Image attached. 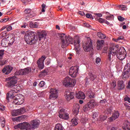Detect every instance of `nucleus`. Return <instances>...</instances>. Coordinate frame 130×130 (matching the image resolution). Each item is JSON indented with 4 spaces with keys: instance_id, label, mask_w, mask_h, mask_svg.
Instances as JSON below:
<instances>
[{
    "instance_id": "obj_63",
    "label": "nucleus",
    "mask_w": 130,
    "mask_h": 130,
    "mask_svg": "<svg viewBox=\"0 0 130 130\" xmlns=\"http://www.w3.org/2000/svg\"><path fill=\"white\" fill-rule=\"evenodd\" d=\"M79 14L80 15H85V13L83 11H79Z\"/></svg>"
},
{
    "instance_id": "obj_36",
    "label": "nucleus",
    "mask_w": 130,
    "mask_h": 130,
    "mask_svg": "<svg viewBox=\"0 0 130 130\" xmlns=\"http://www.w3.org/2000/svg\"><path fill=\"white\" fill-rule=\"evenodd\" d=\"M7 32L6 31H4L3 32H2V33L0 34V37L3 38V37H5V36H7Z\"/></svg>"
},
{
    "instance_id": "obj_29",
    "label": "nucleus",
    "mask_w": 130,
    "mask_h": 130,
    "mask_svg": "<svg viewBox=\"0 0 130 130\" xmlns=\"http://www.w3.org/2000/svg\"><path fill=\"white\" fill-rule=\"evenodd\" d=\"M78 119H76V118H73L71 120V125L72 126H76L78 124Z\"/></svg>"
},
{
    "instance_id": "obj_34",
    "label": "nucleus",
    "mask_w": 130,
    "mask_h": 130,
    "mask_svg": "<svg viewBox=\"0 0 130 130\" xmlns=\"http://www.w3.org/2000/svg\"><path fill=\"white\" fill-rule=\"evenodd\" d=\"M98 36L101 39H104L106 37V35H105V34H103L101 32H99L98 33Z\"/></svg>"
},
{
    "instance_id": "obj_51",
    "label": "nucleus",
    "mask_w": 130,
    "mask_h": 130,
    "mask_svg": "<svg viewBox=\"0 0 130 130\" xmlns=\"http://www.w3.org/2000/svg\"><path fill=\"white\" fill-rule=\"evenodd\" d=\"M113 17V15L110 14V15H108V16H107L106 18V19L109 20V19H111Z\"/></svg>"
},
{
    "instance_id": "obj_33",
    "label": "nucleus",
    "mask_w": 130,
    "mask_h": 130,
    "mask_svg": "<svg viewBox=\"0 0 130 130\" xmlns=\"http://www.w3.org/2000/svg\"><path fill=\"white\" fill-rule=\"evenodd\" d=\"M35 16V13H30L29 15H26L25 17V20L27 21L30 19V18H31L32 17H34Z\"/></svg>"
},
{
    "instance_id": "obj_57",
    "label": "nucleus",
    "mask_w": 130,
    "mask_h": 130,
    "mask_svg": "<svg viewBox=\"0 0 130 130\" xmlns=\"http://www.w3.org/2000/svg\"><path fill=\"white\" fill-rule=\"evenodd\" d=\"M120 7L122 8V10H126L127 9L126 7L124 6V5H121Z\"/></svg>"
},
{
    "instance_id": "obj_7",
    "label": "nucleus",
    "mask_w": 130,
    "mask_h": 130,
    "mask_svg": "<svg viewBox=\"0 0 130 130\" xmlns=\"http://www.w3.org/2000/svg\"><path fill=\"white\" fill-rule=\"evenodd\" d=\"M76 81L75 79H71V77H66L64 80L63 81V84L66 87H74L76 85Z\"/></svg>"
},
{
    "instance_id": "obj_58",
    "label": "nucleus",
    "mask_w": 130,
    "mask_h": 130,
    "mask_svg": "<svg viewBox=\"0 0 130 130\" xmlns=\"http://www.w3.org/2000/svg\"><path fill=\"white\" fill-rule=\"evenodd\" d=\"M5 124H6L5 121L4 120L2 121L1 123L2 127H5Z\"/></svg>"
},
{
    "instance_id": "obj_9",
    "label": "nucleus",
    "mask_w": 130,
    "mask_h": 130,
    "mask_svg": "<svg viewBox=\"0 0 130 130\" xmlns=\"http://www.w3.org/2000/svg\"><path fill=\"white\" fill-rule=\"evenodd\" d=\"M83 48L85 51H90V50H92V43L91 40L90 39L85 42V43H83Z\"/></svg>"
},
{
    "instance_id": "obj_50",
    "label": "nucleus",
    "mask_w": 130,
    "mask_h": 130,
    "mask_svg": "<svg viewBox=\"0 0 130 130\" xmlns=\"http://www.w3.org/2000/svg\"><path fill=\"white\" fill-rule=\"evenodd\" d=\"M123 39H124L123 36H119V37H118L117 39H116V40H115V41L116 42H117V41H118V40H122Z\"/></svg>"
},
{
    "instance_id": "obj_39",
    "label": "nucleus",
    "mask_w": 130,
    "mask_h": 130,
    "mask_svg": "<svg viewBox=\"0 0 130 130\" xmlns=\"http://www.w3.org/2000/svg\"><path fill=\"white\" fill-rule=\"evenodd\" d=\"M24 13L27 15H30L29 14L31 13V9H30L29 8H27V9H25L24 10Z\"/></svg>"
},
{
    "instance_id": "obj_52",
    "label": "nucleus",
    "mask_w": 130,
    "mask_h": 130,
    "mask_svg": "<svg viewBox=\"0 0 130 130\" xmlns=\"http://www.w3.org/2000/svg\"><path fill=\"white\" fill-rule=\"evenodd\" d=\"M112 108H109V109H108L107 110V113L108 114H111V113L112 112Z\"/></svg>"
},
{
    "instance_id": "obj_25",
    "label": "nucleus",
    "mask_w": 130,
    "mask_h": 130,
    "mask_svg": "<svg viewBox=\"0 0 130 130\" xmlns=\"http://www.w3.org/2000/svg\"><path fill=\"white\" fill-rule=\"evenodd\" d=\"M125 85L123 81H118V89L119 90H122L124 89Z\"/></svg>"
},
{
    "instance_id": "obj_16",
    "label": "nucleus",
    "mask_w": 130,
    "mask_h": 130,
    "mask_svg": "<svg viewBox=\"0 0 130 130\" xmlns=\"http://www.w3.org/2000/svg\"><path fill=\"white\" fill-rule=\"evenodd\" d=\"M58 97V91L56 89H51L50 95L49 98L50 99H55Z\"/></svg>"
},
{
    "instance_id": "obj_48",
    "label": "nucleus",
    "mask_w": 130,
    "mask_h": 130,
    "mask_svg": "<svg viewBox=\"0 0 130 130\" xmlns=\"http://www.w3.org/2000/svg\"><path fill=\"white\" fill-rule=\"evenodd\" d=\"M101 61V59H100V58H99V57L96 58V59H95V63L96 64H99V63H100Z\"/></svg>"
},
{
    "instance_id": "obj_64",
    "label": "nucleus",
    "mask_w": 130,
    "mask_h": 130,
    "mask_svg": "<svg viewBox=\"0 0 130 130\" xmlns=\"http://www.w3.org/2000/svg\"><path fill=\"white\" fill-rule=\"evenodd\" d=\"M127 88H128V89H130V81L128 82Z\"/></svg>"
},
{
    "instance_id": "obj_13",
    "label": "nucleus",
    "mask_w": 130,
    "mask_h": 130,
    "mask_svg": "<svg viewBox=\"0 0 130 130\" xmlns=\"http://www.w3.org/2000/svg\"><path fill=\"white\" fill-rule=\"evenodd\" d=\"M59 113V118L61 119H64L66 120H67L68 119H69V114H67L65 112L64 109H61L60 111L58 112Z\"/></svg>"
},
{
    "instance_id": "obj_42",
    "label": "nucleus",
    "mask_w": 130,
    "mask_h": 130,
    "mask_svg": "<svg viewBox=\"0 0 130 130\" xmlns=\"http://www.w3.org/2000/svg\"><path fill=\"white\" fill-rule=\"evenodd\" d=\"M5 50H0V59H2L3 56L4 55Z\"/></svg>"
},
{
    "instance_id": "obj_45",
    "label": "nucleus",
    "mask_w": 130,
    "mask_h": 130,
    "mask_svg": "<svg viewBox=\"0 0 130 130\" xmlns=\"http://www.w3.org/2000/svg\"><path fill=\"white\" fill-rule=\"evenodd\" d=\"M89 98H94L95 94L93 92H90V94L89 95Z\"/></svg>"
},
{
    "instance_id": "obj_62",
    "label": "nucleus",
    "mask_w": 130,
    "mask_h": 130,
    "mask_svg": "<svg viewBox=\"0 0 130 130\" xmlns=\"http://www.w3.org/2000/svg\"><path fill=\"white\" fill-rule=\"evenodd\" d=\"M106 102V99H103V100H101V103H105Z\"/></svg>"
},
{
    "instance_id": "obj_19",
    "label": "nucleus",
    "mask_w": 130,
    "mask_h": 130,
    "mask_svg": "<svg viewBox=\"0 0 130 130\" xmlns=\"http://www.w3.org/2000/svg\"><path fill=\"white\" fill-rule=\"evenodd\" d=\"M13 67L12 66L8 65V66L4 67V68H3V69L2 70V71L3 73H5V74H9L10 72H12V70H13Z\"/></svg>"
},
{
    "instance_id": "obj_1",
    "label": "nucleus",
    "mask_w": 130,
    "mask_h": 130,
    "mask_svg": "<svg viewBox=\"0 0 130 130\" xmlns=\"http://www.w3.org/2000/svg\"><path fill=\"white\" fill-rule=\"evenodd\" d=\"M117 55V57L119 60H124L126 57V51L124 47H121L120 48L116 45L111 46L109 49L108 61H111V55Z\"/></svg>"
},
{
    "instance_id": "obj_22",
    "label": "nucleus",
    "mask_w": 130,
    "mask_h": 130,
    "mask_svg": "<svg viewBox=\"0 0 130 130\" xmlns=\"http://www.w3.org/2000/svg\"><path fill=\"white\" fill-rule=\"evenodd\" d=\"M119 116H120V114L119 112L118 111L114 112V113H113V114H112V116L110 117V120L113 121V120H116V119H117L118 118H119Z\"/></svg>"
},
{
    "instance_id": "obj_27",
    "label": "nucleus",
    "mask_w": 130,
    "mask_h": 130,
    "mask_svg": "<svg viewBox=\"0 0 130 130\" xmlns=\"http://www.w3.org/2000/svg\"><path fill=\"white\" fill-rule=\"evenodd\" d=\"M24 101V96L22 94H19V100H18V105H22Z\"/></svg>"
},
{
    "instance_id": "obj_41",
    "label": "nucleus",
    "mask_w": 130,
    "mask_h": 130,
    "mask_svg": "<svg viewBox=\"0 0 130 130\" xmlns=\"http://www.w3.org/2000/svg\"><path fill=\"white\" fill-rule=\"evenodd\" d=\"M6 108L3 105H0V110L1 111H5Z\"/></svg>"
},
{
    "instance_id": "obj_55",
    "label": "nucleus",
    "mask_w": 130,
    "mask_h": 130,
    "mask_svg": "<svg viewBox=\"0 0 130 130\" xmlns=\"http://www.w3.org/2000/svg\"><path fill=\"white\" fill-rule=\"evenodd\" d=\"M29 27H30V28H34V23L32 21L29 22Z\"/></svg>"
},
{
    "instance_id": "obj_54",
    "label": "nucleus",
    "mask_w": 130,
    "mask_h": 130,
    "mask_svg": "<svg viewBox=\"0 0 130 130\" xmlns=\"http://www.w3.org/2000/svg\"><path fill=\"white\" fill-rule=\"evenodd\" d=\"M86 16L88 18H92V15H91V14H90V13H86Z\"/></svg>"
},
{
    "instance_id": "obj_2",
    "label": "nucleus",
    "mask_w": 130,
    "mask_h": 130,
    "mask_svg": "<svg viewBox=\"0 0 130 130\" xmlns=\"http://www.w3.org/2000/svg\"><path fill=\"white\" fill-rule=\"evenodd\" d=\"M59 37L61 40V46L62 47H64V46H67L69 44H74L75 45V48L77 54L80 53V40L79 39H74L73 42V38L71 36H68L67 37L66 34H59Z\"/></svg>"
},
{
    "instance_id": "obj_6",
    "label": "nucleus",
    "mask_w": 130,
    "mask_h": 130,
    "mask_svg": "<svg viewBox=\"0 0 130 130\" xmlns=\"http://www.w3.org/2000/svg\"><path fill=\"white\" fill-rule=\"evenodd\" d=\"M35 34V32H33L32 31H28V32L26 33L24 39L28 44H34L36 42Z\"/></svg>"
},
{
    "instance_id": "obj_11",
    "label": "nucleus",
    "mask_w": 130,
    "mask_h": 130,
    "mask_svg": "<svg viewBox=\"0 0 130 130\" xmlns=\"http://www.w3.org/2000/svg\"><path fill=\"white\" fill-rule=\"evenodd\" d=\"M130 69V64H127L124 67L125 71L122 74V78L123 79H128L129 77V70Z\"/></svg>"
},
{
    "instance_id": "obj_31",
    "label": "nucleus",
    "mask_w": 130,
    "mask_h": 130,
    "mask_svg": "<svg viewBox=\"0 0 130 130\" xmlns=\"http://www.w3.org/2000/svg\"><path fill=\"white\" fill-rule=\"evenodd\" d=\"M80 107L79 105H76V107L74 108L73 110V113L75 115H78V113H79V109Z\"/></svg>"
},
{
    "instance_id": "obj_47",
    "label": "nucleus",
    "mask_w": 130,
    "mask_h": 130,
    "mask_svg": "<svg viewBox=\"0 0 130 130\" xmlns=\"http://www.w3.org/2000/svg\"><path fill=\"white\" fill-rule=\"evenodd\" d=\"M28 26V23H26V22H24V23H23V24H22V25L21 26V28H26V27H27Z\"/></svg>"
},
{
    "instance_id": "obj_10",
    "label": "nucleus",
    "mask_w": 130,
    "mask_h": 130,
    "mask_svg": "<svg viewBox=\"0 0 130 130\" xmlns=\"http://www.w3.org/2000/svg\"><path fill=\"white\" fill-rule=\"evenodd\" d=\"M79 70L78 67L77 66H72L71 67L69 70L70 75L72 77V78H76L77 77V74H78Z\"/></svg>"
},
{
    "instance_id": "obj_4",
    "label": "nucleus",
    "mask_w": 130,
    "mask_h": 130,
    "mask_svg": "<svg viewBox=\"0 0 130 130\" xmlns=\"http://www.w3.org/2000/svg\"><path fill=\"white\" fill-rule=\"evenodd\" d=\"M40 123L37 120H32L30 122V124L27 122H23V123H20L16 126H15V128H22V129H31V128H36L37 127L39 126Z\"/></svg>"
},
{
    "instance_id": "obj_26",
    "label": "nucleus",
    "mask_w": 130,
    "mask_h": 130,
    "mask_svg": "<svg viewBox=\"0 0 130 130\" xmlns=\"http://www.w3.org/2000/svg\"><path fill=\"white\" fill-rule=\"evenodd\" d=\"M1 44L2 46H8V40L7 38V35L6 38H3L1 41Z\"/></svg>"
},
{
    "instance_id": "obj_59",
    "label": "nucleus",
    "mask_w": 130,
    "mask_h": 130,
    "mask_svg": "<svg viewBox=\"0 0 130 130\" xmlns=\"http://www.w3.org/2000/svg\"><path fill=\"white\" fill-rule=\"evenodd\" d=\"M8 20V18H3V19H1V22H6V21H7Z\"/></svg>"
},
{
    "instance_id": "obj_23",
    "label": "nucleus",
    "mask_w": 130,
    "mask_h": 130,
    "mask_svg": "<svg viewBox=\"0 0 130 130\" xmlns=\"http://www.w3.org/2000/svg\"><path fill=\"white\" fill-rule=\"evenodd\" d=\"M122 128L123 130H130V122L127 120L125 121Z\"/></svg>"
},
{
    "instance_id": "obj_3",
    "label": "nucleus",
    "mask_w": 130,
    "mask_h": 130,
    "mask_svg": "<svg viewBox=\"0 0 130 130\" xmlns=\"http://www.w3.org/2000/svg\"><path fill=\"white\" fill-rule=\"evenodd\" d=\"M31 68H30V67H26L24 69H20L19 70L16 71L15 73V75H14V76H9V77L7 78V87L12 88L16 86V84H17L18 79L16 75L28 74L31 72Z\"/></svg>"
},
{
    "instance_id": "obj_24",
    "label": "nucleus",
    "mask_w": 130,
    "mask_h": 130,
    "mask_svg": "<svg viewBox=\"0 0 130 130\" xmlns=\"http://www.w3.org/2000/svg\"><path fill=\"white\" fill-rule=\"evenodd\" d=\"M76 97L77 98H78L79 99H84L85 98V95L83 92H82L81 91H79L78 93H76Z\"/></svg>"
},
{
    "instance_id": "obj_5",
    "label": "nucleus",
    "mask_w": 130,
    "mask_h": 130,
    "mask_svg": "<svg viewBox=\"0 0 130 130\" xmlns=\"http://www.w3.org/2000/svg\"><path fill=\"white\" fill-rule=\"evenodd\" d=\"M17 92L18 90L14 89L13 90L10 91L9 93H7L6 95L7 102H9L10 97V98H13V103H14L15 105H19L20 94H16V93H17Z\"/></svg>"
},
{
    "instance_id": "obj_43",
    "label": "nucleus",
    "mask_w": 130,
    "mask_h": 130,
    "mask_svg": "<svg viewBox=\"0 0 130 130\" xmlns=\"http://www.w3.org/2000/svg\"><path fill=\"white\" fill-rule=\"evenodd\" d=\"M6 29H7V31H8V32H9L10 31H11V30H12V26H6Z\"/></svg>"
},
{
    "instance_id": "obj_37",
    "label": "nucleus",
    "mask_w": 130,
    "mask_h": 130,
    "mask_svg": "<svg viewBox=\"0 0 130 130\" xmlns=\"http://www.w3.org/2000/svg\"><path fill=\"white\" fill-rule=\"evenodd\" d=\"M46 85V83L45 82H44V81H41L39 84V85L40 87H41V88H42L43 87H44L45 85Z\"/></svg>"
},
{
    "instance_id": "obj_12",
    "label": "nucleus",
    "mask_w": 130,
    "mask_h": 130,
    "mask_svg": "<svg viewBox=\"0 0 130 130\" xmlns=\"http://www.w3.org/2000/svg\"><path fill=\"white\" fill-rule=\"evenodd\" d=\"M26 110L25 108H21V109H19L18 110H14L12 112V116H19V115H22L25 113Z\"/></svg>"
},
{
    "instance_id": "obj_44",
    "label": "nucleus",
    "mask_w": 130,
    "mask_h": 130,
    "mask_svg": "<svg viewBox=\"0 0 130 130\" xmlns=\"http://www.w3.org/2000/svg\"><path fill=\"white\" fill-rule=\"evenodd\" d=\"M7 63L6 60H0V65H5Z\"/></svg>"
},
{
    "instance_id": "obj_60",
    "label": "nucleus",
    "mask_w": 130,
    "mask_h": 130,
    "mask_svg": "<svg viewBox=\"0 0 130 130\" xmlns=\"http://www.w3.org/2000/svg\"><path fill=\"white\" fill-rule=\"evenodd\" d=\"M111 130H117V127L115 126H113L112 127H111Z\"/></svg>"
},
{
    "instance_id": "obj_32",
    "label": "nucleus",
    "mask_w": 130,
    "mask_h": 130,
    "mask_svg": "<svg viewBox=\"0 0 130 130\" xmlns=\"http://www.w3.org/2000/svg\"><path fill=\"white\" fill-rule=\"evenodd\" d=\"M89 79L91 81H94V80H95V79H96V75H95V74H93V73H92V72H89Z\"/></svg>"
},
{
    "instance_id": "obj_14",
    "label": "nucleus",
    "mask_w": 130,
    "mask_h": 130,
    "mask_svg": "<svg viewBox=\"0 0 130 130\" xmlns=\"http://www.w3.org/2000/svg\"><path fill=\"white\" fill-rule=\"evenodd\" d=\"M46 59L45 56H42L41 58L38 60L37 63L40 69H43L44 67V61Z\"/></svg>"
},
{
    "instance_id": "obj_46",
    "label": "nucleus",
    "mask_w": 130,
    "mask_h": 130,
    "mask_svg": "<svg viewBox=\"0 0 130 130\" xmlns=\"http://www.w3.org/2000/svg\"><path fill=\"white\" fill-rule=\"evenodd\" d=\"M31 0H21V2H22V3H23L24 4H26L29 2H31Z\"/></svg>"
},
{
    "instance_id": "obj_20",
    "label": "nucleus",
    "mask_w": 130,
    "mask_h": 130,
    "mask_svg": "<svg viewBox=\"0 0 130 130\" xmlns=\"http://www.w3.org/2000/svg\"><path fill=\"white\" fill-rule=\"evenodd\" d=\"M104 43V40H98L96 45L97 49H98V50H101L102 48H103V46Z\"/></svg>"
},
{
    "instance_id": "obj_40",
    "label": "nucleus",
    "mask_w": 130,
    "mask_h": 130,
    "mask_svg": "<svg viewBox=\"0 0 130 130\" xmlns=\"http://www.w3.org/2000/svg\"><path fill=\"white\" fill-rule=\"evenodd\" d=\"M107 118V116L106 115H102L100 116V120L104 121L105 120H106Z\"/></svg>"
},
{
    "instance_id": "obj_49",
    "label": "nucleus",
    "mask_w": 130,
    "mask_h": 130,
    "mask_svg": "<svg viewBox=\"0 0 130 130\" xmlns=\"http://www.w3.org/2000/svg\"><path fill=\"white\" fill-rule=\"evenodd\" d=\"M124 100L125 101H127L128 102H129V103H130V98L128 97V96H126L124 98Z\"/></svg>"
},
{
    "instance_id": "obj_61",
    "label": "nucleus",
    "mask_w": 130,
    "mask_h": 130,
    "mask_svg": "<svg viewBox=\"0 0 130 130\" xmlns=\"http://www.w3.org/2000/svg\"><path fill=\"white\" fill-rule=\"evenodd\" d=\"M7 28V26H4V27H3L1 29H0V32H1L2 31H3L4 30H5V29Z\"/></svg>"
},
{
    "instance_id": "obj_28",
    "label": "nucleus",
    "mask_w": 130,
    "mask_h": 130,
    "mask_svg": "<svg viewBox=\"0 0 130 130\" xmlns=\"http://www.w3.org/2000/svg\"><path fill=\"white\" fill-rule=\"evenodd\" d=\"M48 69H44L43 71H41L40 73V77H45L48 73Z\"/></svg>"
},
{
    "instance_id": "obj_18",
    "label": "nucleus",
    "mask_w": 130,
    "mask_h": 130,
    "mask_svg": "<svg viewBox=\"0 0 130 130\" xmlns=\"http://www.w3.org/2000/svg\"><path fill=\"white\" fill-rule=\"evenodd\" d=\"M37 35L39 37V40L40 41L42 40L43 38H45L47 36V34L46 31H37Z\"/></svg>"
},
{
    "instance_id": "obj_53",
    "label": "nucleus",
    "mask_w": 130,
    "mask_h": 130,
    "mask_svg": "<svg viewBox=\"0 0 130 130\" xmlns=\"http://www.w3.org/2000/svg\"><path fill=\"white\" fill-rule=\"evenodd\" d=\"M118 19L120 20V21H123L124 20V17H122V16H118Z\"/></svg>"
},
{
    "instance_id": "obj_30",
    "label": "nucleus",
    "mask_w": 130,
    "mask_h": 130,
    "mask_svg": "<svg viewBox=\"0 0 130 130\" xmlns=\"http://www.w3.org/2000/svg\"><path fill=\"white\" fill-rule=\"evenodd\" d=\"M54 130H63L62 125L60 123H57L55 125Z\"/></svg>"
},
{
    "instance_id": "obj_21",
    "label": "nucleus",
    "mask_w": 130,
    "mask_h": 130,
    "mask_svg": "<svg viewBox=\"0 0 130 130\" xmlns=\"http://www.w3.org/2000/svg\"><path fill=\"white\" fill-rule=\"evenodd\" d=\"M95 18H96L100 21V22H105V19L104 18H102L101 17L102 16V13H95Z\"/></svg>"
},
{
    "instance_id": "obj_17",
    "label": "nucleus",
    "mask_w": 130,
    "mask_h": 130,
    "mask_svg": "<svg viewBox=\"0 0 130 130\" xmlns=\"http://www.w3.org/2000/svg\"><path fill=\"white\" fill-rule=\"evenodd\" d=\"M7 38L8 40V45H11L14 43L15 41L14 34H9L7 35Z\"/></svg>"
},
{
    "instance_id": "obj_35",
    "label": "nucleus",
    "mask_w": 130,
    "mask_h": 130,
    "mask_svg": "<svg viewBox=\"0 0 130 130\" xmlns=\"http://www.w3.org/2000/svg\"><path fill=\"white\" fill-rule=\"evenodd\" d=\"M24 116H21V117H16V118H13V120L15 121H20L21 119L24 118Z\"/></svg>"
},
{
    "instance_id": "obj_38",
    "label": "nucleus",
    "mask_w": 130,
    "mask_h": 130,
    "mask_svg": "<svg viewBox=\"0 0 130 130\" xmlns=\"http://www.w3.org/2000/svg\"><path fill=\"white\" fill-rule=\"evenodd\" d=\"M116 86V82L115 81L112 82V83H111V88L112 89H114V88H115Z\"/></svg>"
},
{
    "instance_id": "obj_56",
    "label": "nucleus",
    "mask_w": 130,
    "mask_h": 130,
    "mask_svg": "<svg viewBox=\"0 0 130 130\" xmlns=\"http://www.w3.org/2000/svg\"><path fill=\"white\" fill-rule=\"evenodd\" d=\"M39 24L38 22H34V28H38Z\"/></svg>"
},
{
    "instance_id": "obj_8",
    "label": "nucleus",
    "mask_w": 130,
    "mask_h": 130,
    "mask_svg": "<svg viewBox=\"0 0 130 130\" xmlns=\"http://www.w3.org/2000/svg\"><path fill=\"white\" fill-rule=\"evenodd\" d=\"M96 105V102L94 99H90L89 103H88L87 105H85V106H84L83 110L84 112H87L89 110H91V109H92V108H94Z\"/></svg>"
},
{
    "instance_id": "obj_15",
    "label": "nucleus",
    "mask_w": 130,
    "mask_h": 130,
    "mask_svg": "<svg viewBox=\"0 0 130 130\" xmlns=\"http://www.w3.org/2000/svg\"><path fill=\"white\" fill-rule=\"evenodd\" d=\"M64 96L66 99L69 101L74 98L75 93H74V92H71L69 90H66L64 93Z\"/></svg>"
}]
</instances>
